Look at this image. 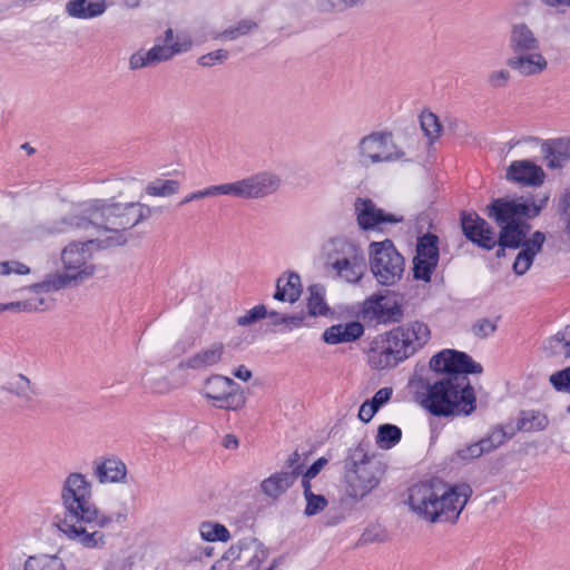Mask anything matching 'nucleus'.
Here are the masks:
<instances>
[{
  "label": "nucleus",
  "instance_id": "nucleus-12",
  "mask_svg": "<svg viewBox=\"0 0 570 570\" xmlns=\"http://www.w3.org/2000/svg\"><path fill=\"white\" fill-rule=\"evenodd\" d=\"M357 155L360 161L368 166L401 160L404 158L405 153L394 144L391 132L374 131L360 140Z\"/></svg>",
  "mask_w": 570,
  "mask_h": 570
},
{
  "label": "nucleus",
  "instance_id": "nucleus-34",
  "mask_svg": "<svg viewBox=\"0 0 570 570\" xmlns=\"http://www.w3.org/2000/svg\"><path fill=\"white\" fill-rule=\"evenodd\" d=\"M257 23L252 19H243L235 26H230L223 31L212 32L214 40H236L239 37L246 36L257 28Z\"/></svg>",
  "mask_w": 570,
  "mask_h": 570
},
{
  "label": "nucleus",
  "instance_id": "nucleus-1",
  "mask_svg": "<svg viewBox=\"0 0 570 570\" xmlns=\"http://www.w3.org/2000/svg\"><path fill=\"white\" fill-rule=\"evenodd\" d=\"M432 374L422 382L421 405L438 417L469 416L476 409V396L469 374H481L483 367L469 354L443 350L430 360Z\"/></svg>",
  "mask_w": 570,
  "mask_h": 570
},
{
  "label": "nucleus",
  "instance_id": "nucleus-37",
  "mask_svg": "<svg viewBox=\"0 0 570 570\" xmlns=\"http://www.w3.org/2000/svg\"><path fill=\"white\" fill-rule=\"evenodd\" d=\"M402 438V431L399 426L385 423L379 426L376 435V444L383 450L395 446Z\"/></svg>",
  "mask_w": 570,
  "mask_h": 570
},
{
  "label": "nucleus",
  "instance_id": "nucleus-25",
  "mask_svg": "<svg viewBox=\"0 0 570 570\" xmlns=\"http://www.w3.org/2000/svg\"><path fill=\"white\" fill-rule=\"evenodd\" d=\"M364 333V327L360 322H348L336 324L323 333V338L327 344H340L354 342Z\"/></svg>",
  "mask_w": 570,
  "mask_h": 570
},
{
  "label": "nucleus",
  "instance_id": "nucleus-21",
  "mask_svg": "<svg viewBox=\"0 0 570 570\" xmlns=\"http://www.w3.org/2000/svg\"><path fill=\"white\" fill-rule=\"evenodd\" d=\"M542 168L531 160L512 161L507 170V178L524 186H538L543 181Z\"/></svg>",
  "mask_w": 570,
  "mask_h": 570
},
{
  "label": "nucleus",
  "instance_id": "nucleus-51",
  "mask_svg": "<svg viewBox=\"0 0 570 570\" xmlns=\"http://www.w3.org/2000/svg\"><path fill=\"white\" fill-rule=\"evenodd\" d=\"M27 275L30 273V268L18 261H6L0 262V275L8 276L10 274Z\"/></svg>",
  "mask_w": 570,
  "mask_h": 570
},
{
  "label": "nucleus",
  "instance_id": "nucleus-10",
  "mask_svg": "<svg viewBox=\"0 0 570 570\" xmlns=\"http://www.w3.org/2000/svg\"><path fill=\"white\" fill-rule=\"evenodd\" d=\"M193 42L189 36H174V30L168 28L164 38L157 39L149 50H138L129 58V69L139 70L154 67L160 62L168 61L176 55L187 52L191 49Z\"/></svg>",
  "mask_w": 570,
  "mask_h": 570
},
{
  "label": "nucleus",
  "instance_id": "nucleus-47",
  "mask_svg": "<svg viewBox=\"0 0 570 570\" xmlns=\"http://www.w3.org/2000/svg\"><path fill=\"white\" fill-rule=\"evenodd\" d=\"M306 507L304 510V514L306 517H313L320 512H322L327 507V500L322 494H315L314 492L309 495L305 497Z\"/></svg>",
  "mask_w": 570,
  "mask_h": 570
},
{
  "label": "nucleus",
  "instance_id": "nucleus-56",
  "mask_svg": "<svg viewBox=\"0 0 570 570\" xmlns=\"http://www.w3.org/2000/svg\"><path fill=\"white\" fill-rule=\"evenodd\" d=\"M377 411L379 410L368 400H366L358 410V419L362 422L367 423Z\"/></svg>",
  "mask_w": 570,
  "mask_h": 570
},
{
  "label": "nucleus",
  "instance_id": "nucleus-49",
  "mask_svg": "<svg viewBox=\"0 0 570 570\" xmlns=\"http://www.w3.org/2000/svg\"><path fill=\"white\" fill-rule=\"evenodd\" d=\"M497 321L490 318L478 320L472 326V333L479 338H485L497 331Z\"/></svg>",
  "mask_w": 570,
  "mask_h": 570
},
{
  "label": "nucleus",
  "instance_id": "nucleus-64",
  "mask_svg": "<svg viewBox=\"0 0 570 570\" xmlns=\"http://www.w3.org/2000/svg\"><path fill=\"white\" fill-rule=\"evenodd\" d=\"M302 475V487H303V493H304V497H307L311 493H313L312 491V485H311V480L313 478H307L306 474L303 472Z\"/></svg>",
  "mask_w": 570,
  "mask_h": 570
},
{
  "label": "nucleus",
  "instance_id": "nucleus-54",
  "mask_svg": "<svg viewBox=\"0 0 570 570\" xmlns=\"http://www.w3.org/2000/svg\"><path fill=\"white\" fill-rule=\"evenodd\" d=\"M456 455L461 460H473V459L480 458L481 455H483L482 446H480L478 444V442L472 443L470 445H466V446L458 450Z\"/></svg>",
  "mask_w": 570,
  "mask_h": 570
},
{
  "label": "nucleus",
  "instance_id": "nucleus-13",
  "mask_svg": "<svg viewBox=\"0 0 570 570\" xmlns=\"http://www.w3.org/2000/svg\"><path fill=\"white\" fill-rule=\"evenodd\" d=\"M281 184L282 179L277 174L264 170L224 185L226 196L242 199H262L275 194Z\"/></svg>",
  "mask_w": 570,
  "mask_h": 570
},
{
  "label": "nucleus",
  "instance_id": "nucleus-60",
  "mask_svg": "<svg viewBox=\"0 0 570 570\" xmlns=\"http://www.w3.org/2000/svg\"><path fill=\"white\" fill-rule=\"evenodd\" d=\"M304 317L301 315L282 316L275 324H288L291 327H298L302 325Z\"/></svg>",
  "mask_w": 570,
  "mask_h": 570
},
{
  "label": "nucleus",
  "instance_id": "nucleus-15",
  "mask_svg": "<svg viewBox=\"0 0 570 570\" xmlns=\"http://www.w3.org/2000/svg\"><path fill=\"white\" fill-rule=\"evenodd\" d=\"M362 320L372 326L400 323L404 316L402 305L389 296H372L365 299Z\"/></svg>",
  "mask_w": 570,
  "mask_h": 570
},
{
  "label": "nucleus",
  "instance_id": "nucleus-33",
  "mask_svg": "<svg viewBox=\"0 0 570 570\" xmlns=\"http://www.w3.org/2000/svg\"><path fill=\"white\" fill-rule=\"evenodd\" d=\"M23 570H66V567L56 554H37L26 560Z\"/></svg>",
  "mask_w": 570,
  "mask_h": 570
},
{
  "label": "nucleus",
  "instance_id": "nucleus-23",
  "mask_svg": "<svg viewBox=\"0 0 570 570\" xmlns=\"http://www.w3.org/2000/svg\"><path fill=\"white\" fill-rule=\"evenodd\" d=\"M360 249L362 248L356 242L345 236L332 237L322 246L324 264L328 267Z\"/></svg>",
  "mask_w": 570,
  "mask_h": 570
},
{
  "label": "nucleus",
  "instance_id": "nucleus-5",
  "mask_svg": "<svg viewBox=\"0 0 570 570\" xmlns=\"http://www.w3.org/2000/svg\"><path fill=\"white\" fill-rule=\"evenodd\" d=\"M471 493L469 485H449L439 479H430L409 488L406 503L422 521L455 524Z\"/></svg>",
  "mask_w": 570,
  "mask_h": 570
},
{
  "label": "nucleus",
  "instance_id": "nucleus-16",
  "mask_svg": "<svg viewBox=\"0 0 570 570\" xmlns=\"http://www.w3.org/2000/svg\"><path fill=\"white\" fill-rule=\"evenodd\" d=\"M354 206L357 224L363 230L382 232L384 225L397 224L403 220V216L384 212L368 198H357Z\"/></svg>",
  "mask_w": 570,
  "mask_h": 570
},
{
  "label": "nucleus",
  "instance_id": "nucleus-36",
  "mask_svg": "<svg viewBox=\"0 0 570 570\" xmlns=\"http://www.w3.org/2000/svg\"><path fill=\"white\" fill-rule=\"evenodd\" d=\"M367 0H316V8L322 13H342L353 8L363 7Z\"/></svg>",
  "mask_w": 570,
  "mask_h": 570
},
{
  "label": "nucleus",
  "instance_id": "nucleus-32",
  "mask_svg": "<svg viewBox=\"0 0 570 570\" xmlns=\"http://www.w3.org/2000/svg\"><path fill=\"white\" fill-rule=\"evenodd\" d=\"M549 419L540 411H522L517 423V429L523 432H537L544 430Z\"/></svg>",
  "mask_w": 570,
  "mask_h": 570
},
{
  "label": "nucleus",
  "instance_id": "nucleus-55",
  "mask_svg": "<svg viewBox=\"0 0 570 570\" xmlns=\"http://www.w3.org/2000/svg\"><path fill=\"white\" fill-rule=\"evenodd\" d=\"M393 394L392 387H382L380 389L374 396L368 400L377 410H380L384 404H386Z\"/></svg>",
  "mask_w": 570,
  "mask_h": 570
},
{
  "label": "nucleus",
  "instance_id": "nucleus-4",
  "mask_svg": "<svg viewBox=\"0 0 570 570\" xmlns=\"http://www.w3.org/2000/svg\"><path fill=\"white\" fill-rule=\"evenodd\" d=\"M63 517L57 522L58 529L70 540L87 549H104L114 532L127 521V511L107 513L91 499L63 505Z\"/></svg>",
  "mask_w": 570,
  "mask_h": 570
},
{
  "label": "nucleus",
  "instance_id": "nucleus-39",
  "mask_svg": "<svg viewBox=\"0 0 570 570\" xmlns=\"http://www.w3.org/2000/svg\"><path fill=\"white\" fill-rule=\"evenodd\" d=\"M179 183L174 179H155L146 186V193L150 196L167 197L176 194Z\"/></svg>",
  "mask_w": 570,
  "mask_h": 570
},
{
  "label": "nucleus",
  "instance_id": "nucleus-30",
  "mask_svg": "<svg viewBox=\"0 0 570 570\" xmlns=\"http://www.w3.org/2000/svg\"><path fill=\"white\" fill-rule=\"evenodd\" d=\"M1 389L18 399L26 402L32 401V396L37 395L36 386L24 374H16L6 382Z\"/></svg>",
  "mask_w": 570,
  "mask_h": 570
},
{
  "label": "nucleus",
  "instance_id": "nucleus-20",
  "mask_svg": "<svg viewBox=\"0 0 570 570\" xmlns=\"http://www.w3.org/2000/svg\"><path fill=\"white\" fill-rule=\"evenodd\" d=\"M92 466L94 475L102 484L124 482L127 475L126 464L116 456L98 458Z\"/></svg>",
  "mask_w": 570,
  "mask_h": 570
},
{
  "label": "nucleus",
  "instance_id": "nucleus-17",
  "mask_svg": "<svg viewBox=\"0 0 570 570\" xmlns=\"http://www.w3.org/2000/svg\"><path fill=\"white\" fill-rule=\"evenodd\" d=\"M461 226L466 239L479 247L491 250L497 246V238L493 228L476 213L463 212L461 215Z\"/></svg>",
  "mask_w": 570,
  "mask_h": 570
},
{
  "label": "nucleus",
  "instance_id": "nucleus-18",
  "mask_svg": "<svg viewBox=\"0 0 570 570\" xmlns=\"http://www.w3.org/2000/svg\"><path fill=\"white\" fill-rule=\"evenodd\" d=\"M327 268L332 269L337 277L347 283H358L366 271L364 252L363 249H360L354 254L337 261V263L328 266Z\"/></svg>",
  "mask_w": 570,
  "mask_h": 570
},
{
  "label": "nucleus",
  "instance_id": "nucleus-42",
  "mask_svg": "<svg viewBox=\"0 0 570 570\" xmlns=\"http://www.w3.org/2000/svg\"><path fill=\"white\" fill-rule=\"evenodd\" d=\"M438 263L425 258H413V277L419 281L430 282Z\"/></svg>",
  "mask_w": 570,
  "mask_h": 570
},
{
  "label": "nucleus",
  "instance_id": "nucleus-28",
  "mask_svg": "<svg viewBox=\"0 0 570 570\" xmlns=\"http://www.w3.org/2000/svg\"><path fill=\"white\" fill-rule=\"evenodd\" d=\"M294 473H287L279 471L273 473L271 476L265 479L262 484V491L264 494L272 499H277L285 493L296 481Z\"/></svg>",
  "mask_w": 570,
  "mask_h": 570
},
{
  "label": "nucleus",
  "instance_id": "nucleus-35",
  "mask_svg": "<svg viewBox=\"0 0 570 570\" xmlns=\"http://www.w3.org/2000/svg\"><path fill=\"white\" fill-rule=\"evenodd\" d=\"M439 237L428 233L417 238L416 255L414 258H425L428 261L439 262Z\"/></svg>",
  "mask_w": 570,
  "mask_h": 570
},
{
  "label": "nucleus",
  "instance_id": "nucleus-59",
  "mask_svg": "<svg viewBox=\"0 0 570 570\" xmlns=\"http://www.w3.org/2000/svg\"><path fill=\"white\" fill-rule=\"evenodd\" d=\"M150 389L153 392L158 394L167 393L170 390L169 382L166 377H160L158 380H155L150 384Z\"/></svg>",
  "mask_w": 570,
  "mask_h": 570
},
{
  "label": "nucleus",
  "instance_id": "nucleus-2",
  "mask_svg": "<svg viewBox=\"0 0 570 570\" xmlns=\"http://www.w3.org/2000/svg\"><path fill=\"white\" fill-rule=\"evenodd\" d=\"M155 208L141 203H108L104 199H94L85 203L79 213L70 214L52 223L37 227V234L57 235L73 229H96L97 232H110L105 240L106 246L124 245L127 239L122 232L137 226L148 219Z\"/></svg>",
  "mask_w": 570,
  "mask_h": 570
},
{
  "label": "nucleus",
  "instance_id": "nucleus-53",
  "mask_svg": "<svg viewBox=\"0 0 570 570\" xmlns=\"http://www.w3.org/2000/svg\"><path fill=\"white\" fill-rule=\"evenodd\" d=\"M287 473H294L295 479L303 474V464L301 463V455L297 451L293 452L285 462Z\"/></svg>",
  "mask_w": 570,
  "mask_h": 570
},
{
  "label": "nucleus",
  "instance_id": "nucleus-31",
  "mask_svg": "<svg viewBox=\"0 0 570 570\" xmlns=\"http://www.w3.org/2000/svg\"><path fill=\"white\" fill-rule=\"evenodd\" d=\"M542 153L550 168H562L570 158L569 147L562 140H549L543 142Z\"/></svg>",
  "mask_w": 570,
  "mask_h": 570
},
{
  "label": "nucleus",
  "instance_id": "nucleus-50",
  "mask_svg": "<svg viewBox=\"0 0 570 570\" xmlns=\"http://www.w3.org/2000/svg\"><path fill=\"white\" fill-rule=\"evenodd\" d=\"M229 57V53L225 49H217L198 58V63L203 67H213L216 63H223Z\"/></svg>",
  "mask_w": 570,
  "mask_h": 570
},
{
  "label": "nucleus",
  "instance_id": "nucleus-27",
  "mask_svg": "<svg viewBox=\"0 0 570 570\" xmlns=\"http://www.w3.org/2000/svg\"><path fill=\"white\" fill-rule=\"evenodd\" d=\"M302 294L301 277L296 273L278 277L274 298L281 302L295 303Z\"/></svg>",
  "mask_w": 570,
  "mask_h": 570
},
{
  "label": "nucleus",
  "instance_id": "nucleus-62",
  "mask_svg": "<svg viewBox=\"0 0 570 570\" xmlns=\"http://www.w3.org/2000/svg\"><path fill=\"white\" fill-rule=\"evenodd\" d=\"M234 376L242 380V381H248L252 379V372L246 368L244 365L238 366L234 372Z\"/></svg>",
  "mask_w": 570,
  "mask_h": 570
},
{
  "label": "nucleus",
  "instance_id": "nucleus-6",
  "mask_svg": "<svg viewBox=\"0 0 570 570\" xmlns=\"http://www.w3.org/2000/svg\"><path fill=\"white\" fill-rule=\"evenodd\" d=\"M431 338L428 324L412 321L397 326L374 342L368 353L370 364L377 370L391 368L413 356Z\"/></svg>",
  "mask_w": 570,
  "mask_h": 570
},
{
  "label": "nucleus",
  "instance_id": "nucleus-43",
  "mask_svg": "<svg viewBox=\"0 0 570 570\" xmlns=\"http://www.w3.org/2000/svg\"><path fill=\"white\" fill-rule=\"evenodd\" d=\"M550 347L553 350L554 353L570 356V325L566 326L564 330L558 332L550 340Z\"/></svg>",
  "mask_w": 570,
  "mask_h": 570
},
{
  "label": "nucleus",
  "instance_id": "nucleus-29",
  "mask_svg": "<svg viewBox=\"0 0 570 570\" xmlns=\"http://www.w3.org/2000/svg\"><path fill=\"white\" fill-rule=\"evenodd\" d=\"M224 345L222 343H214L209 347L199 351L187 360V366L193 370H200L204 367L217 364L224 354Z\"/></svg>",
  "mask_w": 570,
  "mask_h": 570
},
{
  "label": "nucleus",
  "instance_id": "nucleus-9",
  "mask_svg": "<svg viewBox=\"0 0 570 570\" xmlns=\"http://www.w3.org/2000/svg\"><path fill=\"white\" fill-rule=\"evenodd\" d=\"M370 267L376 282L382 286L399 283L405 271V259L391 239L370 244Z\"/></svg>",
  "mask_w": 570,
  "mask_h": 570
},
{
  "label": "nucleus",
  "instance_id": "nucleus-26",
  "mask_svg": "<svg viewBox=\"0 0 570 570\" xmlns=\"http://www.w3.org/2000/svg\"><path fill=\"white\" fill-rule=\"evenodd\" d=\"M106 0H70L66 3L68 16L77 19H92L105 13Z\"/></svg>",
  "mask_w": 570,
  "mask_h": 570
},
{
  "label": "nucleus",
  "instance_id": "nucleus-58",
  "mask_svg": "<svg viewBox=\"0 0 570 570\" xmlns=\"http://www.w3.org/2000/svg\"><path fill=\"white\" fill-rule=\"evenodd\" d=\"M327 463L328 460L322 456L317 459L304 473L307 478H315Z\"/></svg>",
  "mask_w": 570,
  "mask_h": 570
},
{
  "label": "nucleus",
  "instance_id": "nucleus-44",
  "mask_svg": "<svg viewBox=\"0 0 570 570\" xmlns=\"http://www.w3.org/2000/svg\"><path fill=\"white\" fill-rule=\"evenodd\" d=\"M421 128L431 139H436L441 132V124L438 117L432 112H423L420 117Z\"/></svg>",
  "mask_w": 570,
  "mask_h": 570
},
{
  "label": "nucleus",
  "instance_id": "nucleus-41",
  "mask_svg": "<svg viewBox=\"0 0 570 570\" xmlns=\"http://www.w3.org/2000/svg\"><path fill=\"white\" fill-rule=\"evenodd\" d=\"M387 540H389V532L383 525L371 524L362 533V535L358 540V543L360 544L381 543V542H385Z\"/></svg>",
  "mask_w": 570,
  "mask_h": 570
},
{
  "label": "nucleus",
  "instance_id": "nucleus-19",
  "mask_svg": "<svg viewBox=\"0 0 570 570\" xmlns=\"http://www.w3.org/2000/svg\"><path fill=\"white\" fill-rule=\"evenodd\" d=\"M92 498V485L86 475L73 472L67 475L61 489L62 505Z\"/></svg>",
  "mask_w": 570,
  "mask_h": 570
},
{
  "label": "nucleus",
  "instance_id": "nucleus-7",
  "mask_svg": "<svg viewBox=\"0 0 570 570\" xmlns=\"http://www.w3.org/2000/svg\"><path fill=\"white\" fill-rule=\"evenodd\" d=\"M343 468L346 492L353 499L371 493L385 472L383 463L370 455L368 444L363 442L347 450Z\"/></svg>",
  "mask_w": 570,
  "mask_h": 570
},
{
  "label": "nucleus",
  "instance_id": "nucleus-38",
  "mask_svg": "<svg viewBox=\"0 0 570 570\" xmlns=\"http://www.w3.org/2000/svg\"><path fill=\"white\" fill-rule=\"evenodd\" d=\"M200 537L207 542L229 540L230 534L227 528L219 523L203 522L199 527Z\"/></svg>",
  "mask_w": 570,
  "mask_h": 570
},
{
  "label": "nucleus",
  "instance_id": "nucleus-45",
  "mask_svg": "<svg viewBox=\"0 0 570 570\" xmlns=\"http://www.w3.org/2000/svg\"><path fill=\"white\" fill-rule=\"evenodd\" d=\"M219 195H225L226 196L225 185L224 184L208 186V187H206V188H204L202 190L194 191V193L187 195L180 202V205H185V204H188L190 202L198 200V199H202V198H205V197H213V196H219Z\"/></svg>",
  "mask_w": 570,
  "mask_h": 570
},
{
  "label": "nucleus",
  "instance_id": "nucleus-11",
  "mask_svg": "<svg viewBox=\"0 0 570 570\" xmlns=\"http://www.w3.org/2000/svg\"><path fill=\"white\" fill-rule=\"evenodd\" d=\"M268 558V550L254 537H246L232 544L210 570H259Z\"/></svg>",
  "mask_w": 570,
  "mask_h": 570
},
{
  "label": "nucleus",
  "instance_id": "nucleus-52",
  "mask_svg": "<svg viewBox=\"0 0 570 570\" xmlns=\"http://www.w3.org/2000/svg\"><path fill=\"white\" fill-rule=\"evenodd\" d=\"M510 73L507 70H494L489 75L488 82L493 88H502L508 85Z\"/></svg>",
  "mask_w": 570,
  "mask_h": 570
},
{
  "label": "nucleus",
  "instance_id": "nucleus-3",
  "mask_svg": "<svg viewBox=\"0 0 570 570\" xmlns=\"http://www.w3.org/2000/svg\"><path fill=\"white\" fill-rule=\"evenodd\" d=\"M547 202L548 197L541 198L538 204L534 196H522L512 200L499 198L489 206V216L493 217L501 226L497 245L514 249L522 247L513 263V272L517 275H523L529 271L534 256L541 252L546 240V236L541 232L533 233L532 237L527 240L530 225L521 222L520 217L538 216Z\"/></svg>",
  "mask_w": 570,
  "mask_h": 570
},
{
  "label": "nucleus",
  "instance_id": "nucleus-57",
  "mask_svg": "<svg viewBox=\"0 0 570 570\" xmlns=\"http://www.w3.org/2000/svg\"><path fill=\"white\" fill-rule=\"evenodd\" d=\"M488 435L490 436L491 442L498 449L512 436V433L508 434L502 428H495Z\"/></svg>",
  "mask_w": 570,
  "mask_h": 570
},
{
  "label": "nucleus",
  "instance_id": "nucleus-40",
  "mask_svg": "<svg viewBox=\"0 0 570 570\" xmlns=\"http://www.w3.org/2000/svg\"><path fill=\"white\" fill-rule=\"evenodd\" d=\"M309 297L307 302L308 313L312 316L326 315L328 307L324 302L322 288L318 285H312L308 288Z\"/></svg>",
  "mask_w": 570,
  "mask_h": 570
},
{
  "label": "nucleus",
  "instance_id": "nucleus-63",
  "mask_svg": "<svg viewBox=\"0 0 570 570\" xmlns=\"http://www.w3.org/2000/svg\"><path fill=\"white\" fill-rule=\"evenodd\" d=\"M478 444L480 446H482V453H489L493 450H495L497 448L494 446V444L491 442L490 440V436L487 435L485 438L481 439L480 441H478Z\"/></svg>",
  "mask_w": 570,
  "mask_h": 570
},
{
  "label": "nucleus",
  "instance_id": "nucleus-61",
  "mask_svg": "<svg viewBox=\"0 0 570 570\" xmlns=\"http://www.w3.org/2000/svg\"><path fill=\"white\" fill-rule=\"evenodd\" d=\"M222 445L227 450H235L239 445V441L234 434H226L222 440Z\"/></svg>",
  "mask_w": 570,
  "mask_h": 570
},
{
  "label": "nucleus",
  "instance_id": "nucleus-14",
  "mask_svg": "<svg viewBox=\"0 0 570 570\" xmlns=\"http://www.w3.org/2000/svg\"><path fill=\"white\" fill-rule=\"evenodd\" d=\"M203 395L213 400L216 407L227 411H237L246 403L242 386L232 379L218 374L206 380Z\"/></svg>",
  "mask_w": 570,
  "mask_h": 570
},
{
  "label": "nucleus",
  "instance_id": "nucleus-48",
  "mask_svg": "<svg viewBox=\"0 0 570 570\" xmlns=\"http://www.w3.org/2000/svg\"><path fill=\"white\" fill-rule=\"evenodd\" d=\"M267 316V309L265 305H256L249 311L246 312V314L239 316L237 318V324L239 326H249L255 324L256 322L265 318Z\"/></svg>",
  "mask_w": 570,
  "mask_h": 570
},
{
  "label": "nucleus",
  "instance_id": "nucleus-8",
  "mask_svg": "<svg viewBox=\"0 0 570 570\" xmlns=\"http://www.w3.org/2000/svg\"><path fill=\"white\" fill-rule=\"evenodd\" d=\"M90 258L91 253L87 244L70 243L61 253L63 272L48 274L42 282L32 285V291L50 293L82 283L95 273Z\"/></svg>",
  "mask_w": 570,
  "mask_h": 570
},
{
  "label": "nucleus",
  "instance_id": "nucleus-22",
  "mask_svg": "<svg viewBox=\"0 0 570 570\" xmlns=\"http://www.w3.org/2000/svg\"><path fill=\"white\" fill-rule=\"evenodd\" d=\"M507 65L522 76H534L546 70L547 59L537 51L514 53L508 58Z\"/></svg>",
  "mask_w": 570,
  "mask_h": 570
},
{
  "label": "nucleus",
  "instance_id": "nucleus-46",
  "mask_svg": "<svg viewBox=\"0 0 570 570\" xmlns=\"http://www.w3.org/2000/svg\"><path fill=\"white\" fill-rule=\"evenodd\" d=\"M549 382L556 391L570 393V366L551 374Z\"/></svg>",
  "mask_w": 570,
  "mask_h": 570
},
{
  "label": "nucleus",
  "instance_id": "nucleus-24",
  "mask_svg": "<svg viewBox=\"0 0 570 570\" xmlns=\"http://www.w3.org/2000/svg\"><path fill=\"white\" fill-rule=\"evenodd\" d=\"M509 47L512 55L537 51L539 50V40L525 23H515L510 32Z\"/></svg>",
  "mask_w": 570,
  "mask_h": 570
}]
</instances>
